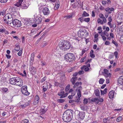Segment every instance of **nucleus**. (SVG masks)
I'll list each match as a JSON object with an SVG mask.
<instances>
[{"label": "nucleus", "instance_id": "f257e3e1", "mask_svg": "<svg viewBox=\"0 0 123 123\" xmlns=\"http://www.w3.org/2000/svg\"><path fill=\"white\" fill-rule=\"evenodd\" d=\"M72 111L71 110H68L64 113L62 116L63 121L68 122L71 121L72 118Z\"/></svg>", "mask_w": 123, "mask_h": 123}, {"label": "nucleus", "instance_id": "f03ea898", "mask_svg": "<svg viewBox=\"0 0 123 123\" xmlns=\"http://www.w3.org/2000/svg\"><path fill=\"white\" fill-rule=\"evenodd\" d=\"M3 18L5 23L11 26L12 25L14 19L12 15L11 14L7 13L6 14Z\"/></svg>", "mask_w": 123, "mask_h": 123}, {"label": "nucleus", "instance_id": "7ed1b4c3", "mask_svg": "<svg viewBox=\"0 0 123 123\" xmlns=\"http://www.w3.org/2000/svg\"><path fill=\"white\" fill-rule=\"evenodd\" d=\"M10 83L12 85L21 86L23 85L22 80L19 78L14 77L10 79Z\"/></svg>", "mask_w": 123, "mask_h": 123}, {"label": "nucleus", "instance_id": "20e7f679", "mask_svg": "<svg viewBox=\"0 0 123 123\" xmlns=\"http://www.w3.org/2000/svg\"><path fill=\"white\" fill-rule=\"evenodd\" d=\"M59 48L63 51L67 50L70 47V44L68 41H64V43L61 42L59 43Z\"/></svg>", "mask_w": 123, "mask_h": 123}, {"label": "nucleus", "instance_id": "39448f33", "mask_svg": "<svg viewBox=\"0 0 123 123\" xmlns=\"http://www.w3.org/2000/svg\"><path fill=\"white\" fill-rule=\"evenodd\" d=\"M75 59V56L72 53H68L65 55V60L69 62H72Z\"/></svg>", "mask_w": 123, "mask_h": 123}, {"label": "nucleus", "instance_id": "423d86ee", "mask_svg": "<svg viewBox=\"0 0 123 123\" xmlns=\"http://www.w3.org/2000/svg\"><path fill=\"white\" fill-rule=\"evenodd\" d=\"M88 33L87 31L85 29H80L78 33V35L80 37H85L87 36Z\"/></svg>", "mask_w": 123, "mask_h": 123}, {"label": "nucleus", "instance_id": "0eeeda50", "mask_svg": "<svg viewBox=\"0 0 123 123\" xmlns=\"http://www.w3.org/2000/svg\"><path fill=\"white\" fill-rule=\"evenodd\" d=\"M12 24L11 26L14 27L15 28L20 27L21 25V22L16 19H14Z\"/></svg>", "mask_w": 123, "mask_h": 123}, {"label": "nucleus", "instance_id": "6e6552de", "mask_svg": "<svg viewBox=\"0 0 123 123\" xmlns=\"http://www.w3.org/2000/svg\"><path fill=\"white\" fill-rule=\"evenodd\" d=\"M82 89V87L80 86L78 87L76 89V91L78 90L77 94L78 98H77V99L75 100V102H79V101L80 100V97L81 96L80 90H81Z\"/></svg>", "mask_w": 123, "mask_h": 123}, {"label": "nucleus", "instance_id": "1a4fd4ad", "mask_svg": "<svg viewBox=\"0 0 123 123\" xmlns=\"http://www.w3.org/2000/svg\"><path fill=\"white\" fill-rule=\"evenodd\" d=\"M27 87L26 86H23L21 87V91L22 93L26 96L29 95L30 93L27 90Z\"/></svg>", "mask_w": 123, "mask_h": 123}, {"label": "nucleus", "instance_id": "9d476101", "mask_svg": "<svg viewBox=\"0 0 123 123\" xmlns=\"http://www.w3.org/2000/svg\"><path fill=\"white\" fill-rule=\"evenodd\" d=\"M68 94V93H65L64 91H62L58 93V96H60V98H63L66 97Z\"/></svg>", "mask_w": 123, "mask_h": 123}, {"label": "nucleus", "instance_id": "9b49d317", "mask_svg": "<svg viewBox=\"0 0 123 123\" xmlns=\"http://www.w3.org/2000/svg\"><path fill=\"white\" fill-rule=\"evenodd\" d=\"M42 12L45 15H48L50 13V11L47 7H45L42 10Z\"/></svg>", "mask_w": 123, "mask_h": 123}, {"label": "nucleus", "instance_id": "f8f14e48", "mask_svg": "<svg viewBox=\"0 0 123 123\" xmlns=\"http://www.w3.org/2000/svg\"><path fill=\"white\" fill-rule=\"evenodd\" d=\"M39 16L40 15H38L34 18V22L36 24H39L42 21V19Z\"/></svg>", "mask_w": 123, "mask_h": 123}, {"label": "nucleus", "instance_id": "ddd939ff", "mask_svg": "<svg viewBox=\"0 0 123 123\" xmlns=\"http://www.w3.org/2000/svg\"><path fill=\"white\" fill-rule=\"evenodd\" d=\"M104 75L106 78L110 77L111 76L110 73H109V71L106 69H104V72L103 73Z\"/></svg>", "mask_w": 123, "mask_h": 123}, {"label": "nucleus", "instance_id": "4468645a", "mask_svg": "<svg viewBox=\"0 0 123 123\" xmlns=\"http://www.w3.org/2000/svg\"><path fill=\"white\" fill-rule=\"evenodd\" d=\"M29 69L30 71L32 74H34L36 73V68L33 66H30L29 68Z\"/></svg>", "mask_w": 123, "mask_h": 123}, {"label": "nucleus", "instance_id": "2eb2a0df", "mask_svg": "<svg viewBox=\"0 0 123 123\" xmlns=\"http://www.w3.org/2000/svg\"><path fill=\"white\" fill-rule=\"evenodd\" d=\"M115 94H116V93H115L114 91H110L109 93V97L111 99L113 98L115 95Z\"/></svg>", "mask_w": 123, "mask_h": 123}, {"label": "nucleus", "instance_id": "dca6fc26", "mask_svg": "<svg viewBox=\"0 0 123 123\" xmlns=\"http://www.w3.org/2000/svg\"><path fill=\"white\" fill-rule=\"evenodd\" d=\"M39 98L38 95H37L35 98L33 104L36 105L39 102Z\"/></svg>", "mask_w": 123, "mask_h": 123}, {"label": "nucleus", "instance_id": "f3484780", "mask_svg": "<svg viewBox=\"0 0 123 123\" xmlns=\"http://www.w3.org/2000/svg\"><path fill=\"white\" fill-rule=\"evenodd\" d=\"M23 102H20L19 103L21 105L19 106L20 107H22L23 108H24L26 106L29 105V103H25L23 104Z\"/></svg>", "mask_w": 123, "mask_h": 123}, {"label": "nucleus", "instance_id": "a211bd4d", "mask_svg": "<svg viewBox=\"0 0 123 123\" xmlns=\"http://www.w3.org/2000/svg\"><path fill=\"white\" fill-rule=\"evenodd\" d=\"M81 109L83 111H85L87 110V106L84 104H81L80 105Z\"/></svg>", "mask_w": 123, "mask_h": 123}, {"label": "nucleus", "instance_id": "6ab92c4d", "mask_svg": "<svg viewBox=\"0 0 123 123\" xmlns=\"http://www.w3.org/2000/svg\"><path fill=\"white\" fill-rule=\"evenodd\" d=\"M118 83L123 86V76H121L119 77L117 80Z\"/></svg>", "mask_w": 123, "mask_h": 123}, {"label": "nucleus", "instance_id": "aec40b11", "mask_svg": "<svg viewBox=\"0 0 123 123\" xmlns=\"http://www.w3.org/2000/svg\"><path fill=\"white\" fill-rule=\"evenodd\" d=\"M79 117L81 119H83L85 117V113L84 112H79L78 114Z\"/></svg>", "mask_w": 123, "mask_h": 123}, {"label": "nucleus", "instance_id": "412c9836", "mask_svg": "<svg viewBox=\"0 0 123 123\" xmlns=\"http://www.w3.org/2000/svg\"><path fill=\"white\" fill-rule=\"evenodd\" d=\"M23 0H19L18 2L14 4V5L17 7L21 6V4Z\"/></svg>", "mask_w": 123, "mask_h": 123}, {"label": "nucleus", "instance_id": "4be33fe9", "mask_svg": "<svg viewBox=\"0 0 123 123\" xmlns=\"http://www.w3.org/2000/svg\"><path fill=\"white\" fill-rule=\"evenodd\" d=\"M77 79V77H73L71 79L70 81L72 83V84L74 85Z\"/></svg>", "mask_w": 123, "mask_h": 123}, {"label": "nucleus", "instance_id": "5701e85b", "mask_svg": "<svg viewBox=\"0 0 123 123\" xmlns=\"http://www.w3.org/2000/svg\"><path fill=\"white\" fill-rule=\"evenodd\" d=\"M60 6V2L59 1H57L55 2V5L54 7V9L56 10L58 9Z\"/></svg>", "mask_w": 123, "mask_h": 123}, {"label": "nucleus", "instance_id": "b1692460", "mask_svg": "<svg viewBox=\"0 0 123 123\" xmlns=\"http://www.w3.org/2000/svg\"><path fill=\"white\" fill-rule=\"evenodd\" d=\"M81 84L82 83L81 82H77L74 85L73 87L74 88H75L79 86H81Z\"/></svg>", "mask_w": 123, "mask_h": 123}, {"label": "nucleus", "instance_id": "393cba45", "mask_svg": "<svg viewBox=\"0 0 123 123\" xmlns=\"http://www.w3.org/2000/svg\"><path fill=\"white\" fill-rule=\"evenodd\" d=\"M110 119V117H108L107 118H104L103 119V122L104 123H110L109 122Z\"/></svg>", "mask_w": 123, "mask_h": 123}, {"label": "nucleus", "instance_id": "a878e982", "mask_svg": "<svg viewBox=\"0 0 123 123\" xmlns=\"http://www.w3.org/2000/svg\"><path fill=\"white\" fill-rule=\"evenodd\" d=\"M81 69H84V71H87L89 70V68L87 67L86 66L84 65L83 67H81Z\"/></svg>", "mask_w": 123, "mask_h": 123}, {"label": "nucleus", "instance_id": "bb28decb", "mask_svg": "<svg viewBox=\"0 0 123 123\" xmlns=\"http://www.w3.org/2000/svg\"><path fill=\"white\" fill-rule=\"evenodd\" d=\"M98 97L96 98H92L91 100L93 102H94L95 103L98 104Z\"/></svg>", "mask_w": 123, "mask_h": 123}, {"label": "nucleus", "instance_id": "cd10ccee", "mask_svg": "<svg viewBox=\"0 0 123 123\" xmlns=\"http://www.w3.org/2000/svg\"><path fill=\"white\" fill-rule=\"evenodd\" d=\"M102 35L105 36L106 37H108L109 36V34L106 31H105L104 32H102L101 34Z\"/></svg>", "mask_w": 123, "mask_h": 123}, {"label": "nucleus", "instance_id": "c85d7f7f", "mask_svg": "<svg viewBox=\"0 0 123 123\" xmlns=\"http://www.w3.org/2000/svg\"><path fill=\"white\" fill-rule=\"evenodd\" d=\"M107 89L106 88L103 91L102 90H101V95H104V94H106L107 92Z\"/></svg>", "mask_w": 123, "mask_h": 123}, {"label": "nucleus", "instance_id": "c756f323", "mask_svg": "<svg viewBox=\"0 0 123 123\" xmlns=\"http://www.w3.org/2000/svg\"><path fill=\"white\" fill-rule=\"evenodd\" d=\"M73 15L74 13H70V15H67L65 16V17L68 19L72 18Z\"/></svg>", "mask_w": 123, "mask_h": 123}, {"label": "nucleus", "instance_id": "7c9ffc66", "mask_svg": "<svg viewBox=\"0 0 123 123\" xmlns=\"http://www.w3.org/2000/svg\"><path fill=\"white\" fill-rule=\"evenodd\" d=\"M95 95L97 97H98L100 95V92L98 89H96L95 91Z\"/></svg>", "mask_w": 123, "mask_h": 123}, {"label": "nucleus", "instance_id": "2f4dec72", "mask_svg": "<svg viewBox=\"0 0 123 123\" xmlns=\"http://www.w3.org/2000/svg\"><path fill=\"white\" fill-rule=\"evenodd\" d=\"M34 54L32 53L31 55V57L30 58V62L32 63L34 60Z\"/></svg>", "mask_w": 123, "mask_h": 123}, {"label": "nucleus", "instance_id": "473e14b6", "mask_svg": "<svg viewBox=\"0 0 123 123\" xmlns=\"http://www.w3.org/2000/svg\"><path fill=\"white\" fill-rule=\"evenodd\" d=\"M90 56L92 58H93L95 57V55L93 54V51L92 50L90 52Z\"/></svg>", "mask_w": 123, "mask_h": 123}, {"label": "nucleus", "instance_id": "72a5a7b5", "mask_svg": "<svg viewBox=\"0 0 123 123\" xmlns=\"http://www.w3.org/2000/svg\"><path fill=\"white\" fill-rule=\"evenodd\" d=\"M63 84H59V86L61 89L60 90L61 91H62L64 89V86Z\"/></svg>", "mask_w": 123, "mask_h": 123}, {"label": "nucleus", "instance_id": "f704fd0d", "mask_svg": "<svg viewBox=\"0 0 123 123\" xmlns=\"http://www.w3.org/2000/svg\"><path fill=\"white\" fill-rule=\"evenodd\" d=\"M36 32L34 30H32L29 35L30 36H32L36 34Z\"/></svg>", "mask_w": 123, "mask_h": 123}, {"label": "nucleus", "instance_id": "c9c22d12", "mask_svg": "<svg viewBox=\"0 0 123 123\" xmlns=\"http://www.w3.org/2000/svg\"><path fill=\"white\" fill-rule=\"evenodd\" d=\"M89 14L87 13L86 12L84 11L82 14L83 17H88L89 16Z\"/></svg>", "mask_w": 123, "mask_h": 123}, {"label": "nucleus", "instance_id": "e433bc0d", "mask_svg": "<svg viewBox=\"0 0 123 123\" xmlns=\"http://www.w3.org/2000/svg\"><path fill=\"white\" fill-rule=\"evenodd\" d=\"M97 30L98 31V32L99 33L101 34L102 32V29L101 27L100 26L98 27V28Z\"/></svg>", "mask_w": 123, "mask_h": 123}, {"label": "nucleus", "instance_id": "4c0bfd02", "mask_svg": "<svg viewBox=\"0 0 123 123\" xmlns=\"http://www.w3.org/2000/svg\"><path fill=\"white\" fill-rule=\"evenodd\" d=\"M105 81V80H104L103 79L101 78L100 79L99 81V83L100 84H102Z\"/></svg>", "mask_w": 123, "mask_h": 123}, {"label": "nucleus", "instance_id": "58836bf2", "mask_svg": "<svg viewBox=\"0 0 123 123\" xmlns=\"http://www.w3.org/2000/svg\"><path fill=\"white\" fill-rule=\"evenodd\" d=\"M21 123H29L28 120L25 119L21 121Z\"/></svg>", "mask_w": 123, "mask_h": 123}, {"label": "nucleus", "instance_id": "ea45409f", "mask_svg": "<svg viewBox=\"0 0 123 123\" xmlns=\"http://www.w3.org/2000/svg\"><path fill=\"white\" fill-rule=\"evenodd\" d=\"M47 110V109L46 108L42 109L40 110V111L42 112L43 114L45 113Z\"/></svg>", "mask_w": 123, "mask_h": 123}, {"label": "nucleus", "instance_id": "a19ab883", "mask_svg": "<svg viewBox=\"0 0 123 123\" xmlns=\"http://www.w3.org/2000/svg\"><path fill=\"white\" fill-rule=\"evenodd\" d=\"M22 9H25L27 8V6L25 4H22L21 6Z\"/></svg>", "mask_w": 123, "mask_h": 123}, {"label": "nucleus", "instance_id": "79ce46f5", "mask_svg": "<svg viewBox=\"0 0 123 123\" xmlns=\"http://www.w3.org/2000/svg\"><path fill=\"white\" fill-rule=\"evenodd\" d=\"M97 21L98 23H100L101 24L103 25L104 24L103 21L100 18H99L98 19Z\"/></svg>", "mask_w": 123, "mask_h": 123}, {"label": "nucleus", "instance_id": "37998d69", "mask_svg": "<svg viewBox=\"0 0 123 123\" xmlns=\"http://www.w3.org/2000/svg\"><path fill=\"white\" fill-rule=\"evenodd\" d=\"M122 119V118L121 116H119L117 117V122H120Z\"/></svg>", "mask_w": 123, "mask_h": 123}, {"label": "nucleus", "instance_id": "c03bdc74", "mask_svg": "<svg viewBox=\"0 0 123 123\" xmlns=\"http://www.w3.org/2000/svg\"><path fill=\"white\" fill-rule=\"evenodd\" d=\"M1 90L4 92H6L8 90V89L6 88H1Z\"/></svg>", "mask_w": 123, "mask_h": 123}, {"label": "nucleus", "instance_id": "a18cd8bd", "mask_svg": "<svg viewBox=\"0 0 123 123\" xmlns=\"http://www.w3.org/2000/svg\"><path fill=\"white\" fill-rule=\"evenodd\" d=\"M86 56H85L83 58H82L80 60V62H84L86 60Z\"/></svg>", "mask_w": 123, "mask_h": 123}, {"label": "nucleus", "instance_id": "49530a36", "mask_svg": "<svg viewBox=\"0 0 123 123\" xmlns=\"http://www.w3.org/2000/svg\"><path fill=\"white\" fill-rule=\"evenodd\" d=\"M70 85L69 84H68L66 87L65 89V91L66 92H67L68 91L70 88Z\"/></svg>", "mask_w": 123, "mask_h": 123}, {"label": "nucleus", "instance_id": "de8ad7c7", "mask_svg": "<svg viewBox=\"0 0 123 123\" xmlns=\"http://www.w3.org/2000/svg\"><path fill=\"white\" fill-rule=\"evenodd\" d=\"M84 104V105L87 104L88 102V100L86 98H85L83 100Z\"/></svg>", "mask_w": 123, "mask_h": 123}, {"label": "nucleus", "instance_id": "09e8293b", "mask_svg": "<svg viewBox=\"0 0 123 123\" xmlns=\"http://www.w3.org/2000/svg\"><path fill=\"white\" fill-rule=\"evenodd\" d=\"M90 20V19L89 18H85L84 20V21L87 22H89Z\"/></svg>", "mask_w": 123, "mask_h": 123}, {"label": "nucleus", "instance_id": "8fccbe9b", "mask_svg": "<svg viewBox=\"0 0 123 123\" xmlns=\"http://www.w3.org/2000/svg\"><path fill=\"white\" fill-rule=\"evenodd\" d=\"M57 101L59 103H62L65 101V100L63 99H59L57 100Z\"/></svg>", "mask_w": 123, "mask_h": 123}, {"label": "nucleus", "instance_id": "3c124183", "mask_svg": "<svg viewBox=\"0 0 123 123\" xmlns=\"http://www.w3.org/2000/svg\"><path fill=\"white\" fill-rule=\"evenodd\" d=\"M20 49V47L18 45L16 46V47L15 48V50L16 51H18Z\"/></svg>", "mask_w": 123, "mask_h": 123}, {"label": "nucleus", "instance_id": "603ef678", "mask_svg": "<svg viewBox=\"0 0 123 123\" xmlns=\"http://www.w3.org/2000/svg\"><path fill=\"white\" fill-rule=\"evenodd\" d=\"M43 90L44 92L46 91L48 88V87L47 86H46L44 87V86H43Z\"/></svg>", "mask_w": 123, "mask_h": 123}, {"label": "nucleus", "instance_id": "864d4df0", "mask_svg": "<svg viewBox=\"0 0 123 123\" xmlns=\"http://www.w3.org/2000/svg\"><path fill=\"white\" fill-rule=\"evenodd\" d=\"M23 22L25 25L26 26L27 25V24H29V22L27 20H25Z\"/></svg>", "mask_w": 123, "mask_h": 123}, {"label": "nucleus", "instance_id": "5fc2aeb1", "mask_svg": "<svg viewBox=\"0 0 123 123\" xmlns=\"http://www.w3.org/2000/svg\"><path fill=\"white\" fill-rule=\"evenodd\" d=\"M112 43L114 44L116 47L118 46V45L117 43L113 40H112Z\"/></svg>", "mask_w": 123, "mask_h": 123}, {"label": "nucleus", "instance_id": "6e6d98bb", "mask_svg": "<svg viewBox=\"0 0 123 123\" xmlns=\"http://www.w3.org/2000/svg\"><path fill=\"white\" fill-rule=\"evenodd\" d=\"M98 103L99 102H102L103 101V99L102 98L98 97Z\"/></svg>", "mask_w": 123, "mask_h": 123}, {"label": "nucleus", "instance_id": "4d7b16f0", "mask_svg": "<svg viewBox=\"0 0 123 123\" xmlns=\"http://www.w3.org/2000/svg\"><path fill=\"white\" fill-rule=\"evenodd\" d=\"M83 16L82 17L79 18L78 19V20L80 21L81 22H82L84 20H83Z\"/></svg>", "mask_w": 123, "mask_h": 123}, {"label": "nucleus", "instance_id": "13d9d810", "mask_svg": "<svg viewBox=\"0 0 123 123\" xmlns=\"http://www.w3.org/2000/svg\"><path fill=\"white\" fill-rule=\"evenodd\" d=\"M101 36L102 37L104 41H105L106 40V38L105 36L103 35V36L102 34H101Z\"/></svg>", "mask_w": 123, "mask_h": 123}, {"label": "nucleus", "instance_id": "bf43d9fd", "mask_svg": "<svg viewBox=\"0 0 123 123\" xmlns=\"http://www.w3.org/2000/svg\"><path fill=\"white\" fill-rule=\"evenodd\" d=\"M84 73V71L83 70H81L80 71H79L78 72V74H79L81 75L83 74Z\"/></svg>", "mask_w": 123, "mask_h": 123}, {"label": "nucleus", "instance_id": "052dcab7", "mask_svg": "<svg viewBox=\"0 0 123 123\" xmlns=\"http://www.w3.org/2000/svg\"><path fill=\"white\" fill-rule=\"evenodd\" d=\"M8 0H0V2L2 3H5L7 2Z\"/></svg>", "mask_w": 123, "mask_h": 123}, {"label": "nucleus", "instance_id": "680f3d73", "mask_svg": "<svg viewBox=\"0 0 123 123\" xmlns=\"http://www.w3.org/2000/svg\"><path fill=\"white\" fill-rule=\"evenodd\" d=\"M121 15H119L117 17V18L118 19H119L120 20H121L123 18Z\"/></svg>", "mask_w": 123, "mask_h": 123}, {"label": "nucleus", "instance_id": "e2e57ef3", "mask_svg": "<svg viewBox=\"0 0 123 123\" xmlns=\"http://www.w3.org/2000/svg\"><path fill=\"white\" fill-rule=\"evenodd\" d=\"M118 52L117 51L115 52L114 53V54L116 58H117V57Z\"/></svg>", "mask_w": 123, "mask_h": 123}, {"label": "nucleus", "instance_id": "0e129e2a", "mask_svg": "<svg viewBox=\"0 0 123 123\" xmlns=\"http://www.w3.org/2000/svg\"><path fill=\"white\" fill-rule=\"evenodd\" d=\"M103 19V23H105L106 22V18H105V17H103L102 18Z\"/></svg>", "mask_w": 123, "mask_h": 123}, {"label": "nucleus", "instance_id": "69168bd1", "mask_svg": "<svg viewBox=\"0 0 123 123\" xmlns=\"http://www.w3.org/2000/svg\"><path fill=\"white\" fill-rule=\"evenodd\" d=\"M110 42L108 41H106L105 43V44L107 45H110Z\"/></svg>", "mask_w": 123, "mask_h": 123}, {"label": "nucleus", "instance_id": "338daca9", "mask_svg": "<svg viewBox=\"0 0 123 123\" xmlns=\"http://www.w3.org/2000/svg\"><path fill=\"white\" fill-rule=\"evenodd\" d=\"M102 4L103 5H105L106 3H107V2L106 1L103 0V1L102 2Z\"/></svg>", "mask_w": 123, "mask_h": 123}, {"label": "nucleus", "instance_id": "774afa93", "mask_svg": "<svg viewBox=\"0 0 123 123\" xmlns=\"http://www.w3.org/2000/svg\"><path fill=\"white\" fill-rule=\"evenodd\" d=\"M120 73L121 74H123V68H120Z\"/></svg>", "mask_w": 123, "mask_h": 123}]
</instances>
